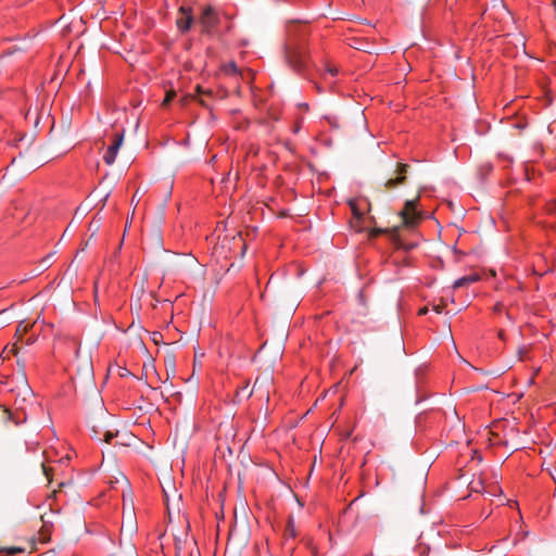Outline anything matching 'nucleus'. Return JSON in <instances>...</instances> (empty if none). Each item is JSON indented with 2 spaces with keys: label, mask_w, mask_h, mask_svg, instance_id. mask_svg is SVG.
Instances as JSON below:
<instances>
[{
  "label": "nucleus",
  "mask_w": 556,
  "mask_h": 556,
  "mask_svg": "<svg viewBox=\"0 0 556 556\" xmlns=\"http://www.w3.org/2000/svg\"><path fill=\"white\" fill-rule=\"evenodd\" d=\"M286 55L289 64L296 71L302 72L307 66V54L304 48L294 47V43L290 40L287 43Z\"/></svg>",
  "instance_id": "1"
},
{
  "label": "nucleus",
  "mask_w": 556,
  "mask_h": 556,
  "mask_svg": "<svg viewBox=\"0 0 556 556\" xmlns=\"http://www.w3.org/2000/svg\"><path fill=\"white\" fill-rule=\"evenodd\" d=\"M199 21L202 26V33L212 35L219 24V16L213 7L207 5L203 9Z\"/></svg>",
  "instance_id": "2"
},
{
  "label": "nucleus",
  "mask_w": 556,
  "mask_h": 556,
  "mask_svg": "<svg viewBox=\"0 0 556 556\" xmlns=\"http://www.w3.org/2000/svg\"><path fill=\"white\" fill-rule=\"evenodd\" d=\"M419 202V197L414 200H408L405 202L403 210L401 211V216L403 223L406 226H413L417 224L420 219V213L417 211V204Z\"/></svg>",
  "instance_id": "3"
},
{
  "label": "nucleus",
  "mask_w": 556,
  "mask_h": 556,
  "mask_svg": "<svg viewBox=\"0 0 556 556\" xmlns=\"http://www.w3.org/2000/svg\"><path fill=\"white\" fill-rule=\"evenodd\" d=\"M124 141V134L123 132H115L112 137V141L110 146L108 147L104 155L103 161L106 165H112L117 156L118 150Z\"/></svg>",
  "instance_id": "4"
},
{
  "label": "nucleus",
  "mask_w": 556,
  "mask_h": 556,
  "mask_svg": "<svg viewBox=\"0 0 556 556\" xmlns=\"http://www.w3.org/2000/svg\"><path fill=\"white\" fill-rule=\"evenodd\" d=\"M408 170V165L405 163H397L395 168L396 176L394 178H389L383 184V190H392L397 186L403 185L406 181V174Z\"/></svg>",
  "instance_id": "5"
},
{
  "label": "nucleus",
  "mask_w": 556,
  "mask_h": 556,
  "mask_svg": "<svg viewBox=\"0 0 556 556\" xmlns=\"http://www.w3.org/2000/svg\"><path fill=\"white\" fill-rule=\"evenodd\" d=\"M193 23L192 10L188 7L179 8V16L177 17L176 24L181 33L190 30Z\"/></svg>",
  "instance_id": "6"
},
{
  "label": "nucleus",
  "mask_w": 556,
  "mask_h": 556,
  "mask_svg": "<svg viewBox=\"0 0 556 556\" xmlns=\"http://www.w3.org/2000/svg\"><path fill=\"white\" fill-rule=\"evenodd\" d=\"M480 275L477 274V273H472V274H469V275H466L464 277H460L458 279H456L453 283V288L454 289H458V288H462V287H465V286H469L471 283H475L477 281L480 280Z\"/></svg>",
  "instance_id": "7"
},
{
  "label": "nucleus",
  "mask_w": 556,
  "mask_h": 556,
  "mask_svg": "<svg viewBox=\"0 0 556 556\" xmlns=\"http://www.w3.org/2000/svg\"><path fill=\"white\" fill-rule=\"evenodd\" d=\"M63 343L66 348L73 351L75 357H78L80 351V341L75 337H65Z\"/></svg>",
  "instance_id": "8"
},
{
  "label": "nucleus",
  "mask_w": 556,
  "mask_h": 556,
  "mask_svg": "<svg viewBox=\"0 0 556 556\" xmlns=\"http://www.w3.org/2000/svg\"><path fill=\"white\" fill-rule=\"evenodd\" d=\"M18 352V348L16 344H13L12 346H5L3 351L1 352V357L3 359L9 358L11 355H16Z\"/></svg>",
  "instance_id": "9"
},
{
  "label": "nucleus",
  "mask_w": 556,
  "mask_h": 556,
  "mask_svg": "<svg viewBox=\"0 0 556 556\" xmlns=\"http://www.w3.org/2000/svg\"><path fill=\"white\" fill-rule=\"evenodd\" d=\"M50 540V527L48 525H43L41 530L39 531V541L41 543H46Z\"/></svg>",
  "instance_id": "10"
},
{
  "label": "nucleus",
  "mask_w": 556,
  "mask_h": 556,
  "mask_svg": "<svg viewBox=\"0 0 556 556\" xmlns=\"http://www.w3.org/2000/svg\"><path fill=\"white\" fill-rule=\"evenodd\" d=\"M225 71L228 73V74H238L239 73V70H238V66L235 62H230L228 64L225 65Z\"/></svg>",
  "instance_id": "11"
},
{
  "label": "nucleus",
  "mask_w": 556,
  "mask_h": 556,
  "mask_svg": "<svg viewBox=\"0 0 556 556\" xmlns=\"http://www.w3.org/2000/svg\"><path fill=\"white\" fill-rule=\"evenodd\" d=\"M326 72L330 74L332 77L337 76L339 73V70L336 65L327 64L326 65Z\"/></svg>",
  "instance_id": "12"
},
{
  "label": "nucleus",
  "mask_w": 556,
  "mask_h": 556,
  "mask_svg": "<svg viewBox=\"0 0 556 556\" xmlns=\"http://www.w3.org/2000/svg\"><path fill=\"white\" fill-rule=\"evenodd\" d=\"M444 308H445V304L443 302H441L440 304H434L432 306V311H434L437 314L443 313Z\"/></svg>",
  "instance_id": "13"
},
{
  "label": "nucleus",
  "mask_w": 556,
  "mask_h": 556,
  "mask_svg": "<svg viewBox=\"0 0 556 556\" xmlns=\"http://www.w3.org/2000/svg\"><path fill=\"white\" fill-rule=\"evenodd\" d=\"M351 208H352L353 216H354L357 220H359V219L362 218V216H363V213H361V212L358 211V208H357L354 204H352V205H351Z\"/></svg>",
  "instance_id": "14"
},
{
  "label": "nucleus",
  "mask_w": 556,
  "mask_h": 556,
  "mask_svg": "<svg viewBox=\"0 0 556 556\" xmlns=\"http://www.w3.org/2000/svg\"><path fill=\"white\" fill-rule=\"evenodd\" d=\"M174 97H175L174 91L167 92L165 96V99L163 100V105H167L174 99Z\"/></svg>",
  "instance_id": "15"
},
{
  "label": "nucleus",
  "mask_w": 556,
  "mask_h": 556,
  "mask_svg": "<svg viewBox=\"0 0 556 556\" xmlns=\"http://www.w3.org/2000/svg\"><path fill=\"white\" fill-rule=\"evenodd\" d=\"M503 311H504V305H503V303H501V302H497V303L493 306V313H495V314H501Z\"/></svg>",
  "instance_id": "16"
},
{
  "label": "nucleus",
  "mask_w": 556,
  "mask_h": 556,
  "mask_svg": "<svg viewBox=\"0 0 556 556\" xmlns=\"http://www.w3.org/2000/svg\"><path fill=\"white\" fill-rule=\"evenodd\" d=\"M24 552V548H21V547H10L7 549V553L9 555H15L17 553H23Z\"/></svg>",
  "instance_id": "17"
},
{
  "label": "nucleus",
  "mask_w": 556,
  "mask_h": 556,
  "mask_svg": "<svg viewBox=\"0 0 556 556\" xmlns=\"http://www.w3.org/2000/svg\"><path fill=\"white\" fill-rule=\"evenodd\" d=\"M115 435L116 434L113 433L112 431H106L105 434H104V441L106 443H111Z\"/></svg>",
  "instance_id": "18"
},
{
  "label": "nucleus",
  "mask_w": 556,
  "mask_h": 556,
  "mask_svg": "<svg viewBox=\"0 0 556 556\" xmlns=\"http://www.w3.org/2000/svg\"><path fill=\"white\" fill-rule=\"evenodd\" d=\"M41 467H42V471H43L45 476L47 477L48 481H51V479H50L51 468L46 466L45 463H41Z\"/></svg>",
  "instance_id": "19"
},
{
  "label": "nucleus",
  "mask_w": 556,
  "mask_h": 556,
  "mask_svg": "<svg viewBox=\"0 0 556 556\" xmlns=\"http://www.w3.org/2000/svg\"><path fill=\"white\" fill-rule=\"evenodd\" d=\"M286 534L290 535L291 538L295 536V531L291 523H288L287 529H286Z\"/></svg>",
  "instance_id": "20"
},
{
  "label": "nucleus",
  "mask_w": 556,
  "mask_h": 556,
  "mask_svg": "<svg viewBox=\"0 0 556 556\" xmlns=\"http://www.w3.org/2000/svg\"><path fill=\"white\" fill-rule=\"evenodd\" d=\"M547 211L548 213H553L556 211V200L547 204Z\"/></svg>",
  "instance_id": "21"
},
{
  "label": "nucleus",
  "mask_w": 556,
  "mask_h": 556,
  "mask_svg": "<svg viewBox=\"0 0 556 556\" xmlns=\"http://www.w3.org/2000/svg\"><path fill=\"white\" fill-rule=\"evenodd\" d=\"M428 312H429V307H428V306H424V307H421V308L418 311V315H419V316H424V315H426Z\"/></svg>",
  "instance_id": "22"
},
{
  "label": "nucleus",
  "mask_w": 556,
  "mask_h": 556,
  "mask_svg": "<svg viewBox=\"0 0 556 556\" xmlns=\"http://www.w3.org/2000/svg\"><path fill=\"white\" fill-rule=\"evenodd\" d=\"M162 338V334L160 332H153V341L157 342V340Z\"/></svg>",
  "instance_id": "23"
},
{
  "label": "nucleus",
  "mask_w": 556,
  "mask_h": 556,
  "mask_svg": "<svg viewBox=\"0 0 556 556\" xmlns=\"http://www.w3.org/2000/svg\"><path fill=\"white\" fill-rule=\"evenodd\" d=\"M21 330H23L24 332H26V331H27V325H25L24 327H22V324H21V325H18L17 331H21Z\"/></svg>",
  "instance_id": "24"
},
{
  "label": "nucleus",
  "mask_w": 556,
  "mask_h": 556,
  "mask_svg": "<svg viewBox=\"0 0 556 556\" xmlns=\"http://www.w3.org/2000/svg\"><path fill=\"white\" fill-rule=\"evenodd\" d=\"M21 330H23L24 332H26V331H27V325H25L24 327H22V324H21V325H18L17 331H21Z\"/></svg>",
  "instance_id": "25"
},
{
  "label": "nucleus",
  "mask_w": 556,
  "mask_h": 556,
  "mask_svg": "<svg viewBox=\"0 0 556 556\" xmlns=\"http://www.w3.org/2000/svg\"><path fill=\"white\" fill-rule=\"evenodd\" d=\"M21 330H23L24 332H26V331H27V325H25L24 327H22V324H21V325H18L17 331H21Z\"/></svg>",
  "instance_id": "26"
},
{
  "label": "nucleus",
  "mask_w": 556,
  "mask_h": 556,
  "mask_svg": "<svg viewBox=\"0 0 556 556\" xmlns=\"http://www.w3.org/2000/svg\"><path fill=\"white\" fill-rule=\"evenodd\" d=\"M498 338L504 340V331L503 330H500L498 331Z\"/></svg>",
  "instance_id": "27"
},
{
  "label": "nucleus",
  "mask_w": 556,
  "mask_h": 556,
  "mask_svg": "<svg viewBox=\"0 0 556 556\" xmlns=\"http://www.w3.org/2000/svg\"><path fill=\"white\" fill-rule=\"evenodd\" d=\"M300 125H301V122H300V121H298V122H296V125H295V130H294L295 132L299 130Z\"/></svg>",
  "instance_id": "28"
},
{
  "label": "nucleus",
  "mask_w": 556,
  "mask_h": 556,
  "mask_svg": "<svg viewBox=\"0 0 556 556\" xmlns=\"http://www.w3.org/2000/svg\"><path fill=\"white\" fill-rule=\"evenodd\" d=\"M301 108L304 109V110H308V104L303 103V104H301Z\"/></svg>",
  "instance_id": "29"
}]
</instances>
